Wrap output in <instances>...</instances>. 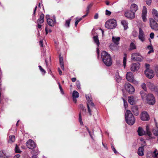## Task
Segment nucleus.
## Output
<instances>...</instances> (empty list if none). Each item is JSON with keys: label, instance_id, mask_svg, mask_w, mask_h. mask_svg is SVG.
<instances>
[{"label": "nucleus", "instance_id": "49530a36", "mask_svg": "<svg viewBox=\"0 0 158 158\" xmlns=\"http://www.w3.org/2000/svg\"><path fill=\"white\" fill-rule=\"evenodd\" d=\"M141 86L143 89H144L145 91H146V85L145 84L143 83L142 84Z\"/></svg>", "mask_w": 158, "mask_h": 158}, {"label": "nucleus", "instance_id": "6e6d98bb", "mask_svg": "<svg viewBox=\"0 0 158 158\" xmlns=\"http://www.w3.org/2000/svg\"><path fill=\"white\" fill-rule=\"evenodd\" d=\"M98 13H96L94 16V18L95 19H98Z\"/></svg>", "mask_w": 158, "mask_h": 158}, {"label": "nucleus", "instance_id": "4d7b16f0", "mask_svg": "<svg viewBox=\"0 0 158 158\" xmlns=\"http://www.w3.org/2000/svg\"><path fill=\"white\" fill-rule=\"evenodd\" d=\"M87 131H88L89 134V135H90V136H91V138H92V139H93V136L92 135L91 133H90V131H89V129L88 128H87Z\"/></svg>", "mask_w": 158, "mask_h": 158}, {"label": "nucleus", "instance_id": "6e6552de", "mask_svg": "<svg viewBox=\"0 0 158 158\" xmlns=\"http://www.w3.org/2000/svg\"><path fill=\"white\" fill-rule=\"evenodd\" d=\"M125 89L129 93L132 94L135 91V89L131 84L128 83L125 84L124 85Z\"/></svg>", "mask_w": 158, "mask_h": 158}, {"label": "nucleus", "instance_id": "72a5a7b5", "mask_svg": "<svg viewBox=\"0 0 158 158\" xmlns=\"http://www.w3.org/2000/svg\"><path fill=\"white\" fill-rule=\"evenodd\" d=\"M136 46L132 42L131 43L130 45V50H132L136 48Z\"/></svg>", "mask_w": 158, "mask_h": 158}, {"label": "nucleus", "instance_id": "9d476101", "mask_svg": "<svg viewBox=\"0 0 158 158\" xmlns=\"http://www.w3.org/2000/svg\"><path fill=\"white\" fill-rule=\"evenodd\" d=\"M144 73L146 76L148 78L151 79L154 77V74L153 71L150 69H146Z\"/></svg>", "mask_w": 158, "mask_h": 158}, {"label": "nucleus", "instance_id": "ea45409f", "mask_svg": "<svg viewBox=\"0 0 158 158\" xmlns=\"http://www.w3.org/2000/svg\"><path fill=\"white\" fill-rule=\"evenodd\" d=\"M15 152L17 153H20L21 152L20 150L19 149L17 145H16L15 147Z\"/></svg>", "mask_w": 158, "mask_h": 158}, {"label": "nucleus", "instance_id": "4be33fe9", "mask_svg": "<svg viewBox=\"0 0 158 158\" xmlns=\"http://www.w3.org/2000/svg\"><path fill=\"white\" fill-rule=\"evenodd\" d=\"M143 147H140L138 150V154L140 156H143Z\"/></svg>", "mask_w": 158, "mask_h": 158}, {"label": "nucleus", "instance_id": "69168bd1", "mask_svg": "<svg viewBox=\"0 0 158 158\" xmlns=\"http://www.w3.org/2000/svg\"><path fill=\"white\" fill-rule=\"evenodd\" d=\"M147 48L150 50H151V49H153V48L152 46L150 45H148L147 47Z\"/></svg>", "mask_w": 158, "mask_h": 158}, {"label": "nucleus", "instance_id": "338daca9", "mask_svg": "<svg viewBox=\"0 0 158 158\" xmlns=\"http://www.w3.org/2000/svg\"><path fill=\"white\" fill-rule=\"evenodd\" d=\"M154 153L155 154V157H156V158H158V154L156 153L155 152H154Z\"/></svg>", "mask_w": 158, "mask_h": 158}, {"label": "nucleus", "instance_id": "9b49d317", "mask_svg": "<svg viewBox=\"0 0 158 158\" xmlns=\"http://www.w3.org/2000/svg\"><path fill=\"white\" fill-rule=\"evenodd\" d=\"M125 16L128 19H132L135 18V14L134 12H133L131 10L127 11L125 13Z\"/></svg>", "mask_w": 158, "mask_h": 158}, {"label": "nucleus", "instance_id": "774afa93", "mask_svg": "<svg viewBox=\"0 0 158 158\" xmlns=\"http://www.w3.org/2000/svg\"><path fill=\"white\" fill-rule=\"evenodd\" d=\"M58 72H59L60 75H62V72L61 71V70H60V68H58Z\"/></svg>", "mask_w": 158, "mask_h": 158}, {"label": "nucleus", "instance_id": "ddd939ff", "mask_svg": "<svg viewBox=\"0 0 158 158\" xmlns=\"http://www.w3.org/2000/svg\"><path fill=\"white\" fill-rule=\"evenodd\" d=\"M145 35L143 31L141 28H139L138 36L139 40L141 42H143L145 41Z\"/></svg>", "mask_w": 158, "mask_h": 158}, {"label": "nucleus", "instance_id": "5701e85b", "mask_svg": "<svg viewBox=\"0 0 158 158\" xmlns=\"http://www.w3.org/2000/svg\"><path fill=\"white\" fill-rule=\"evenodd\" d=\"M139 135L141 136L145 134V131L143 130L141 127H139L137 131Z\"/></svg>", "mask_w": 158, "mask_h": 158}, {"label": "nucleus", "instance_id": "4468645a", "mask_svg": "<svg viewBox=\"0 0 158 158\" xmlns=\"http://www.w3.org/2000/svg\"><path fill=\"white\" fill-rule=\"evenodd\" d=\"M127 80L130 82H134V77L133 74L131 72H128L126 74Z\"/></svg>", "mask_w": 158, "mask_h": 158}, {"label": "nucleus", "instance_id": "58836bf2", "mask_svg": "<svg viewBox=\"0 0 158 158\" xmlns=\"http://www.w3.org/2000/svg\"><path fill=\"white\" fill-rule=\"evenodd\" d=\"M76 83L77 88L79 89H81V85L79 81H77L76 82Z\"/></svg>", "mask_w": 158, "mask_h": 158}, {"label": "nucleus", "instance_id": "bf43d9fd", "mask_svg": "<svg viewBox=\"0 0 158 158\" xmlns=\"http://www.w3.org/2000/svg\"><path fill=\"white\" fill-rule=\"evenodd\" d=\"M92 6V5L91 4H90L89 6H88L87 7V9L86 10L89 11V9Z\"/></svg>", "mask_w": 158, "mask_h": 158}, {"label": "nucleus", "instance_id": "f3484780", "mask_svg": "<svg viewBox=\"0 0 158 158\" xmlns=\"http://www.w3.org/2000/svg\"><path fill=\"white\" fill-rule=\"evenodd\" d=\"M79 97V93L76 90L74 91L72 94V97L73 101L75 103H76L77 102L76 98H78Z\"/></svg>", "mask_w": 158, "mask_h": 158}, {"label": "nucleus", "instance_id": "412c9836", "mask_svg": "<svg viewBox=\"0 0 158 158\" xmlns=\"http://www.w3.org/2000/svg\"><path fill=\"white\" fill-rule=\"evenodd\" d=\"M120 39V37L113 36L112 38V41L116 45L119 44V41Z\"/></svg>", "mask_w": 158, "mask_h": 158}, {"label": "nucleus", "instance_id": "0e129e2a", "mask_svg": "<svg viewBox=\"0 0 158 158\" xmlns=\"http://www.w3.org/2000/svg\"><path fill=\"white\" fill-rule=\"evenodd\" d=\"M20 156V155L19 154H17L15 155L14 158H19Z\"/></svg>", "mask_w": 158, "mask_h": 158}, {"label": "nucleus", "instance_id": "2f4dec72", "mask_svg": "<svg viewBox=\"0 0 158 158\" xmlns=\"http://www.w3.org/2000/svg\"><path fill=\"white\" fill-rule=\"evenodd\" d=\"M0 158H8V157L6 156L5 153L2 151L0 152Z\"/></svg>", "mask_w": 158, "mask_h": 158}, {"label": "nucleus", "instance_id": "de8ad7c7", "mask_svg": "<svg viewBox=\"0 0 158 158\" xmlns=\"http://www.w3.org/2000/svg\"><path fill=\"white\" fill-rule=\"evenodd\" d=\"M111 14V12L110 11L107 10H106V15L109 16Z\"/></svg>", "mask_w": 158, "mask_h": 158}, {"label": "nucleus", "instance_id": "c85d7f7f", "mask_svg": "<svg viewBox=\"0 0 158 158\" xmlns=\"http://www.w3.org/2000/svg\"><path fill=\"white\" fill-rule=\"evenodd\" d=\"M121 23L123 26L125 30H126L128 28V23L126 21L124 20H122Z\"/></svg>", "mask_w": 158, "mask_h": 158}, {"label": "nucleus", "instance_id": "f03ea898", "mask_svg": "<svg viewBox=\"0 0 158 158\" xmlns=\"http://www.w3.org/2000/svg\"><path fill=\"white\" fill-rule=\"evenodd\" d=\"M125 118L126 122L129 125H133L135 120L132 114L129 110H127L125 114Z\"/></svg>", "mask_w": 158, "mask_h": 158}, {"label": "nucleus", "instance_id": "473e14b6", "mask_svg": "<svg viewBox=\"0 0 158 158\" xmlns=\"http://www.w3.org/2000/svg\"><path fill=\"white\" fill-rule=\"evenodd\" d=\"M31 152L35 154L32 156V158H37V155L38 154V150L36 149V150H33Z\"/></svg>", "mask_w": 158, "mask_h": 158}, {"label": "nucleus", "instance_id": "f704fd0d", "mask_svg": "<svg viewBox=\"0 0 158 158\" xmlns=\"http://www.w3.org/2000/svg\"><path fill=\"white\" fill-rule=\"evenodd\" d=\"M146 130L147 134L149 136L151 137V136L152 135V134L150 131L149 127L148 126H146Z\"/></svg>", "mask_w": 158, "mask_h": 158}, {"label": "nucleus", "instance_id": "3c124183", "mask_svg": "<svg viewBox=\"0 0 158 158\" xmlns=\"http://www.w3.org/2000/svg\"><path fill=\"white\" fill-rule=\"evenodd\" d=\"M79 106L80 109H81L82 110V111H85V107L82 105H80Z\"/></svg>", "mask_w": 158, "mask_h": 158}, {"label": "nucleus", "instance_id": "393cba45", "mask_svg": "<svg viewBox=\"0 0 158 158\" xmlns=\"http://www.w3.org/2000/svg\"><path fill=\"white\" fill-rule=\"evenodd\" d=\"M44 15L43 14H41L40 16V18L37 20V23H43L44 22Z\"/></svg>", "mask_w": 158, "mask_h": 158}, {"label": "nucleus", "instance_id": "7ed1b4c3", "mask_svg": "<svg viewBox=\"0 0 158 158\" xmlns=\"http://www.w3.org/2000/svg\"><path fill=\"white\" fill-rule=\"evenodd\" d=\"M116 25V22L114 19L109 20L107 21L105 24V27L110 29L115 28Z\"/></svg>", "mask_w": 158, "mask_h": 158}, {"label": "nucleus", "instance_id": "79ce46f5", "mask_svg": "<svg viewBox=\"0 0 158 158\" xmlns=\"http://www.w3.org/2000/svg\"><path fill=\"white\" fill-rule=\"evenodd\" d=\"M79 121L81 124H83V122L82 120L80 112L79 115Z\"/></svg>", "mask_w": 158, "mask_h": 158}, {"label": "nucleus", "instance_id": "b1692460", "mask_svg": "<svg viewBox=\"0 0 158 158\" xmlns=\"http://www.w3.org/2000/svg\"><path fill=\"white\" fill-rule=\"evenodd\" d=\"M132 111L134 115L137 116L139 114V111L138 108L135 106H133L131 108Z\"/></svg>", "mask_w": 158, "mask_h": 158}, {"label": "nucleus", "instance_id": "a878e982", "mask_svg": "<svg viewBox=\"0 0 158 158\" xmlns=\"http://www.w3.org/2000/svg\"><path fill=\"white\" fill-rule=\"evenodd\" d=\"M115 79L116 81L119 82L121 81L122 78L119 75V74L118 71H117L115 73Z\"/></svg>", "mask_w": 158, "mask_h": 158}, {"label": "nucleus", "instance_id": "cd10ccee", "mask_svg": "<svg viewBox=\"0 0 158 158\" xmlns=\"http://www.w3.org/2000/svg\"><path fill=\"white\" fill-rule=\"evenodd\" d=\"M146 92V91H140V94L143 100H145L147 97L148 95H147Z\"/></svg>", "mask_w": 158, "mask_h": 158}, {"label": "nucleus", "instance_id": "1a4fd4ad", "mask_svg": "<svg viewBox=\"0 0 158 158\" xmlns=\"http://www.w3.org/2000/svg\"><path fill=\"white\" fill-rule=\"evenodd\" d=\"M27 147L30 149H33L36 148V145L35 142L31 139H29L26 143Z\"/></svg>", "mask_w": 158, "mask_h": 158}, {"label": "nucleus", "instance_id": "a18cd8bd", "mask_svg": "<svg viewBox=\"0 0 158 158\" xmlns=\"http://www.w3.org/2000/svg\"><path fill=\"white\" fill-rule=\"evenodd\" d=\"M82 18H80L79 19H78L76 20L75 23V26L76 27H77V26L79 23V22L82 20Z\"/></svg>", "mask_w": 158, "mask_h": 158}, {"label": "nucleus", "instance_id": "2eb2a0df", "mask_svg": "<svg viewBox=\"0 0 158 158\" xmlns=\"http://www.w3.org/2000/svg\"><path fill=\"white\" fill-rule=\"evenodd\" d=\"M139 67V64L137 63H134L131 64L130 69L131 71L135 72L138 70Z\"/></svg>", "mask_w": 158, "mask_h": 158}, {"label": "nucleus", "instance_id": "aec40b11", "mask_svg": "<svg viewBox=\"0 0 158 158\" xmlns=\"http://www.w3.org/2000/svg\"><path fill=\"white\" fill-rule=\"evenodd\" d=\"M135 98L133 96L128 97V102L131 105H133L135 104Z\"/></svg>", "mask_w": 158, "mask_h": 158}, {"label": "nucleus", "instance_id": "603ef678", "mask_svg": "<svg viewBox=\"0 0 158 158\" xmlns=\"http://www.w3.org/2000/svg\"><path fill=\"white\" fill-rule=\"evenodd\" d=\"M155 71L156 76L158 77V66H156L155 68Z\"/></svg>", "mask_w": 158, "mask_h": 158}, {"label": "nucleus", "instance_id": "dca6fc26", "mask_svg": "<svg viewBox=\"0 0 158 158\" xmlns=\"http://www.w3.org/2000/svg\"><path fill=\"white\" fill-rule=\"evenodd\" d=\"M147 13V9L145 6H144L142 10V17L143 20L144 22L146 21L147 19L146 17Z\"/></svg>", "mask_w": 158, "mask_h": 158}, {"label": "nucleus", "instance_id": "8fccbe9b", "mask_svg": "<svg viewBox=\"0 0 158 158\" xmlns=\"http://www.w3.org/2000/svg\"><path fill=\"white\" fill-rule=\"evenodd\" d=\"M146 4L148 5H150L152 3V0H146Z\"/></svg>", "mask_w": 158, "mask_h": 158}, {"label": "nucleus", "instance_id": "6ab92c4d", "mask_svg": "<svg viewBox=\"0 0 158 158\" xmlns=\"http://www.w3.org/2000/svg\"><path fill=\"white\" fill-rule=\"evenodd\" d=\"M131 10L135 13L138 9V6L135 4L133 3L131 6Z\"/></svg>", "mask_w": 158, "mask_h": 158}, {"label": "nucleus", "instance_id": "c756f323", "mask_svg": "<svg viewBox=\"0 0 158 158\" xmlns=\"http://www.w3.org/2000/svg\"><path fill=\"white\" fill-rule=\"evenodd\" d=\"M93 40L94 42L96 44L97 46H98L99 45L100 43L98 38V36L96 35L94 36Z\"/></svg>", "mask_w": 158, "mask_h": 158}, {"label": "nucleus", "instance_id": "7c9ffc66", "mask_svg": "<svg viewBox=\"0 0 158 158\" xmlns=\"http://www.w3.org/2000/svg\"><path fill=\"white\" fill-rule=\"evenodd\" d=\"M15 140V137L14 135H10L9 137L8 142L12 143L14 142Z\"/></svg>", "mask_w": 158, "mask_h": 158}, {"label": "nucleus", "instance_id": "052dcab7", "mask_svg": "<svg viewBox=\"0 0 158 158\" xmlns=\"http://www.w3.org/2000/svg\"><path fill=\"white\" fill-rule=\"evenodd\" d=\"M58 85H59V88H60V91H61V92H62L63 91V90L62 88V87L60 84V83H58Z\"/></svg>", "mask_w": 158, "mask_h": 158}, {"label": "nucleus", "instance_id": "5fc2aeb1", "mask_svg": "<svg viewBox=\"0 0 158 158\" xmlns=\"http://www.w3.org/2000/svg\"><path fill=\"white\" fill-rule=\"evenodd\" d=\"M154 34L152 32L150 33V37L151 39H153L154 38Z\"/></svg>", "mask_w": 158, "mask_h": 158}, {"label": "nucleus", "instance_id": "680f3d73", "mask_svg": "<svg viewBox=\"0 0 158 158\" xmlns=\"http://www.w3.org/2000/svg\"><path fill=\"white\" fill-rule=\"evenodd\" d=\"M60 66L61 69L63 70H64V64H60Z\"/></svg>", "mask_w": 158, "mask_h": 158}, {"label": "nucleus", "instance_id": "f8f14e48", "mask_svg": "<svg viewBox=\"0 0 158 158\" xmlns=\"http://www.w3.org/2000/svg\"><path fill=\"white\" fill-rule=\"evenodd\" d=\"M140 118L142 120L144 121H148L150 119L149 115L146 111H143L142 113Z\"/></svg>", "mask_w": 158, "mask_h": 158}, {"label": "nucleus", "instance_id": "e2e57ef3", "mask_svg": "<svg viewBox=\"0 0 158 158\" xmlns=\"http://www.w3.org/2000/svg\"><path fill=\"white\" fill-rule=\"evenodd\" d=\"M40 44L41 47H43V42L42 40H41L40 41Z\"/></svg>", "mask_w": 158, "mask_h": 158}, {"label": "nucleus", "instance_id": "20e7f679", "mask_svg": "<svg viewBox=\"0 0 158 158\" xmlns=\"http://www.w3.org/2000/svg\"><path fill=\"white\" fill-rule=\"evenodd\" d=\"M86 98L87 101V106L88 112L90 115H92L91 109L94 107V104L92 102V99L89 96H86Z\"/></svg>", "mask_w": 158, "mask_h": 158}, {"label": "nucleus", "instance_id": "4c0bfd02", "mask_svg": "<svg viewBox=\"0 0 158 158\" xmlns=\"http://www.w3.org/2000/svg\"><path fill=\"white\" fill-rule=\"evenodd\" d=\"M127 60V56L126 54L124 55V56L123 57V66L124 67H125L126 65V62Z\"/></svg>", "mask_w": 158, "mask_h": 158}, {"label": "nucleus", "instance_id": "e433bc0d", "mask_svg": "<svg viewBox=\"0 0 158 158\" xmlns=\"http://www.w3.org/2000/svg\"><path fill=\"white\" fill-rule=\"evenodd\" d=\"M71 20V19H69L66 21V23H65V26L66 27H69V25L70 23V22Z\"/></svg>", "mask_w": 158, "mask_h": 158}, {"label": "nucleus", "instance_id": "c03bdc74", "mask_svg": "<svg viewBox=\"0 0 158 158\" xmlns=\"http://www.w3.org/2000/svg\"><path fill=\"white\" fill-rule=\"evenodd\" d=\"M123 101L124 102V106L125 107V108H126L127 106V103L126 101L123 98Z\"/></svg>", "mask_w": 158, "mask_h": 158}, {"label": "nucleus", "instance_id": "f257e3e1", "mask_svg": "<svg viewBox=\"0 0 158 158\" xmlns=\"http://www.w3.org/2000/svg\"><path fill=\"white\" fill-rule=\"evenodd\" d=\"M101 57L103 62L106 65L110 66L112 64L111 57L107 52H102L101 53Z\"/></svg>", "mask_w": 158, "mask_h": 158}, {"label": "nucleus", "instance_id": "a19ab883", "mask_svg": "<svg viewBox=\"0 0 158 158\" xmlns=\"http://www.w3.org/2000/svg\"><path fill=\"white\" fill-rule=\"evenodd\" d=\"M60 56L59 57V62L60 64H64L63 63V59L62 57L60 56Z\"/></svg>", "mask_w": 158, "mask_h": 158}, {"label": "nucleus", "instance_id": "864d4df0", "mask_svg": "<svg viewBox=\"0 0 158 158\" xmlns=\"http://www.w3.org/2000/svg\"><path fill=\"white\" fill-rule=\"evenodd\" d=\"M110 48L112 50L114 49L115 47L114 46V45L113 44H111L110 45Z\"/></svg>", "mask_w": 158, "mask_h": 158}, {"label": "nucleus", "instance_id": "bb28decb", "mask_svg": "<svg viewBox=\"0 0 158 158\" xmlns=\"http://www.w3.org/2000/svg\"><path fill=\"white\" fill-rule=\"evenodd\" d=\"M48 24L50 26H53L54 25V21L51 19H47Z\"/></svg>", "mask_w": 158, "mask_h": 158}, {"label": "nucleus", "instance_id": "c9c22d12", "mask_svg": "<svg viewBox=\"0 0 158 158\" xmlns=\"http://www.w3.org/2000/svg\"><path fill=\"white\" fill-rule=\"evenodd\" d=\"M156 127L157 128H158L157 126ZM152 131L154 135H155L156 136L158 135V129H157V128H156V129H153Z\"/></svg>", "mask_w": 158, "mask_h": 158}, {"label": "nucleus", "instance_id": "a211bd4d", "mask_svg": "<svg viewBox=\"0 0 158 158\" xmlns=\"http://www.w3.org/2000/svg\"><path fill=\"white\" fill-rule=\"evenodd\" d=\"M152 13L154 19L158 22V11L155 9H153Z\"/></svg>", "mask_w": 158, "mask_h": 158}, {"label": "nucleus", "instance_id": "0eeeda50", "mask_svg": "<svg viewBox=\"0 0 158 158\" xmlns=\"http://www.w3.org/2000/svg\"><path fill=\"white\" fill-rule=\"evenodd\" d=\"M150 24L151 28L156 31H158V24L152 18L149 19Z\"/></svg>", "mask_w": 158, "mask_h": 158}, {"label": "nucleus", "instance_id": "09e8293b", "mask_svg": "<svg viewBox=\"0 0 158 158\" xmlns=\"http://www.w3.org/2000/svg\"><path fill=\"white\" fill-rule=\"evenodd\" d=\"M111 147L112 148V150L114 151V152L115 153V154H116L117 153H118L117 152L116 150L115 149V148L114 147L113 145H111Z\"/></svg>", "mask_w": 158, "mask_h": 158}, {"label": "nucleus", "instance_id": "39448f33", "mask_svg": "<svg viewBox=\"0 0 158 158\" xmlns=\"http://www.w3.org/2000/svg\"><path fill=\"white\" fill-rule=\"evenodd\" d=\"M147 101V103L151 105L154 104L155 102V100L154 97L152 94H148L147 95V97L145 99Z\"/></svg>", "mask_w": 158, "mask_h": 158}, {"label": "nucleus", "instance_id": "423d86ee", "mask_svg": "<svg viewBox=\"0 0 158 158\" xmlns=\"http://www.w3.org/2000/svg\"><path fill=\"white\" fill-rule=\"evenodd\" d=\"M131 59L133 60L141 61L142 60V57L139 53H134L131 55Z\"/></svg>", "mask_w": 158, "mask_h": 158}, {"label": "nucleus", "instance_id": "13d9d810", "mask_svg": "<svg viewBox=\"0 0 158 158\" xmlns=\"http://www.w3.org/2000/svg\"><path fill=\"white\" fill-rule=\"evenodd\" d=\"M145 66L146 68V69H149V68L150 66V65L149 64H145Z\"/></svg>", "mask_w": 158, "mask_h": 158}, {"label": "nucleus", "instance_id": "37998d69", "mask_svg": "<svg viewBox=\"0 0 158 158\" xmlns=\"http://www.w3.org/2000/svg\"><path fill=\"white\" fill-rule=\"evenodd\" d=\"M39 68L40 70V71H41V72L44 73H46V72L45 70L43 69L41 66H39Z\"/></svg>", "mask_w": 158, "mask_h": 158}]
</instances>
